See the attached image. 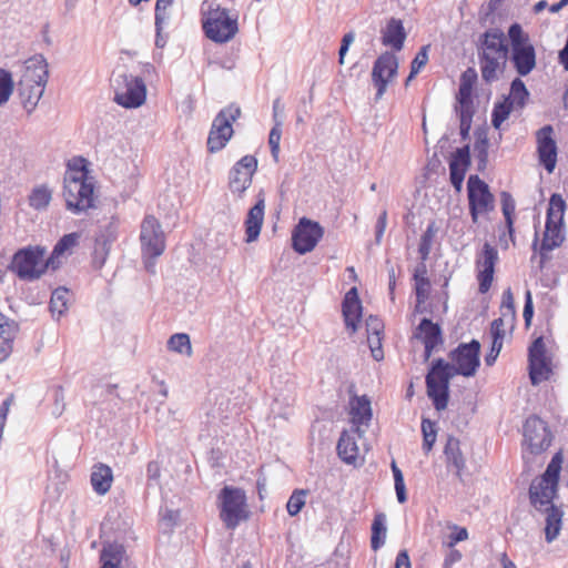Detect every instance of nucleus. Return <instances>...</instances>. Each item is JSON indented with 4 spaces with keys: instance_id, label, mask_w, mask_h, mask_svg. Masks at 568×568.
Segmentation results:
<instances>
[{
    "instance_id": "obj_1",
    "label": "nucleus",
    "mask_w": 568,
    "mask_h": 568,
    "mask_svg": "<svg viewBox=\"0 0 568 568\" xmlns=\"http://www.w3.org/2000/svg\"><path fill=\"white\" fill-rule=\"evenodd\" d=\"M63 183V197L69 211L80 213L94 206L93 179L89 176L83 158L68 162Z\"/></svg>"
},
{
    "instance_id": "obj_2",
    "label": "nucleus",
    "mask_w": 568,
    "mask_h": 568,
    "mask_svg": "<svg viewBox=\"0 0 568 568\" xmlns=\"http://www.w3.org/2000/svg\"><path fill=\"white\" fill-rule=\"evenodd\" d=\"M508 51L501 30L489 29L480 37L478 58L481 78L485 82L491 83L504 73Z\"/></svg>"
},
{
    "instance_id": "obj_3",
    "label": "nucleus",
    "mask_w": 568,
    "mask_h": 568,
    "mask_svg": "<svg viewBox=\"0 0 568 568\" xmlns=\"http://www.w3.org/2000/svg\"><path fill=\"white\" fill-rule=\"evenodd\" d=\"M562 463V453L557 452L547 465L546 470L530 483L528 489L529 501L536 510L542 511L544 508L554 505L552 501L558 493Z\"/></svg>"
},
{
    "instance_id": "obj_4",
    "label": "nucleus",
    "mask_w": 568,
    "mask_h": 568,
    "mask_svg": "<svg viewBox=\"0 0 568 568\" xmlns=\"http://www.w3.org/2000/svg\"><path fill=\"white\" fill-rule=\"evenodd\" d=\"M565 211L566 202L564 197L558 193H554L549 199L545 231L539 245V253L544 256L548 252L561 246L565 241Z\"/></svg>"
},
{
    "instance_id": "obj_5",
    "label": "nucleus",
    "mask_w": 568,
    "mask_h": 568,
    "mask_svg": "<svg viewBox=\"0 0 568 568\" xmlns=\"http://www.w3.org/2000/svg\"><path fill=\"white\" fill-rule=\"evenodd\" d=\"M47 250L43 246H28L18 250L9 265V270L22 281L39 280L51 267L49 257L44 260Z\"/></svg>"
},
{
    "instance_id": "obj_6",
    "label": "nucleus",
    "mask_w": 568,
    "mask_h": 568,
    "mask_svg": "<svg viewBox=\"0 0 568 568\" xmlns=\"http://www.w3.org/2000/svg\"><path fill=\"white\" fill-rule=\"evenodd\" d=\"M111 85L114 90V101L124 108H139L145 102L146 85L138 75L118 69L112 73Z\"/></svg>"
},
{
    "instance_id": "obj_7",
    "label": "nucleus",
    "mask_w": 568,
    "mask_h": 568,
    "mask_svg": "<svg viewBox=\"0 0 568 568\" xmlns=\"http://www.w3.org/2000/svg\"><path fill=\"white\" fill-rule=\"evenodd\" d=\"M510 40V59L517 73L528 75L536 68V51L529 36L519 23H513L508 29Z\"/></svg>"
},
{
    "instance_id": "obj_8",
    "label": "nucleus",
    "mask_w": 568,
    "mask_h": 568,
    "mask_svg": "<svg viewBox=\"0 0 568 568\" xmlns=\"http://www.w3.org/2000/svg\"><path fill=\"white\" fill-rule=\"evenodd\" d=\"M206 37L217 43L230 41L237 33V17H231L229 10L210 6L203 20Z\"/></svg>"
},
{
    "instance_id": "obj_9",
    "label": "nucleus",
    "mask_w": 568,
    "mask_h": 568,
    "mask_svg": "<svg viewBox=\"0 0 568 568\" xmlns=\"http://www.w3.org/2000/svg\"><path fill=\"white\" fill-rule=\"evenodd\" d=\"M220 517L226 528L234 529L242 520L247 519L246 496L244 490L225 486L220 495Z\"/></svg>"
},
{
    "instance_id": "obj_10",
    "label": "nucleus",
    "mask_w": 568,
    "mask_h": 568,
    "mask_svg": "<svg viewBox=\"0 0 568 568\" xmlns=\"http://www.w3.org/2000/svg\"><path fill=\"white\" fill-rule=\"evenodd\" d=\"M453 367L443 359H436L426 376L427 394L437 410L445 409L448 404V385L453 376Z\"/></svg>"
},
{
    "instance_id": "obj_11",
    "label": "nucleus",
    "mask_w": 568,
    "mask_h": 568,
    "mask_svg": "<svg viewBox=\"0 0 568 568\" xmlns=\"http://www.w3.org/2000/svg\"><path fill=\"white\" fill-rule=\"evenodd\" d=\"M140 240L145 261V267L149 272H154V260L163 254L165 250L164 233L160 222L154 216H146L141 225Z\"/></svg>"
},
{
    "instance_id": "obj_12",
    "label": "nucleus",
    "mask_w": 568,
    "mask_h": 568,
    "mask_svg": "<svg viewBox=\"0 0 568 568\" xmlns=\"http://www.w3.org/2000/svg\"><path fill=\"white\" fill-rule=\"evenodd\" d=\"M477 74L474 69L469 68L463 72L460 77V84L456 100L458 105L456 111L459 115L460 121V135L466 139L471 128V121L474 116V101H473V89L476 82Z\"/></svg>"
},
{
    "instance_id": "obj_13",
    "label": "nucleus",
    "mask_w": 568,
    "mask_h": 568,
    "mask_svg": "<svg viewBox=\"0 0 568 568\" xmlns=\"http://www.w3.org/2000/svg\"><path fill=\"white\" fill-rule=\"evenodd\" d=\"M467 197L473 223H477L479 216L487 215L495 210V196L488 184L478 175L468 178Z\"/></svg>"
},
{
    "instance_id": "obj_14",
    "label": "nucleus",
    "mask_w": 568,
    "mask_h": 568,
    "mask_svg": "<svg viewBox=\"0 0 568 568\" xmlns=\"http://www.w3.org/2000/svg\"><path fill=\"white\" fill-rule=\"evenodd\" d=\"M241 115L239 106L230 105L222 109L213 120L207 138V149L211 153L221 151L233 135V122Z\"/></svg>"
},
{
    "instance_id": "obj_15",
    "label": "nucleus",
    "mask_w": 568,
    "mask_h": 568,
    "mask_svg": "<svg viewBox=\"0 0 568 568\" xmlns=\"http://www.w3.org/2000/svg\"><path fill=\"white\" fill-rule=\"evenodd\" d=\"M552 435L547 424L537 416H530L524 424V447L531 455H539L551 445Z\"/></svg>"
},
{
    "instance_id": "obj_16",
    "label": "nucleus",
    "mask_w": 568,
    "mask_h": 568,
    "mask_svg": "<svg viewBox=\"0 0 568 568\" xmlns=\"http://www.w3.org/2000/svg\"><path fill=\"white\" fill-rule=\"evenodd\" d=\"M324 235V229L320 223L307 217H302L292 233V246L295 252L306 254L315 248Z\"/></svg>"
},
{
    "instance_id": "obj_17",
    "label": "nucleus",
    "mask_w": 568,
    "mask_h": 568,
    "mask_svg": "<svg viewBox=\"0 0 568 568\" xmlns=\"http://www.w3.org/2000/svg\"><path fill=\"white\" fill-rule=\"evenodd\" d=\"M498 260L497 248L487 242L483 245L481 251L477 253L475 267L479 293L486 294L490 290Z\"/></svg>"
},
{
    "instance_id": "obj_18",
    "label": "nucleus",
    "mask_w": 568,
    "mask_h": 568,
    "mask_svg": "<svg viewBox=\"0 0 568 568\" xmlns=\"http://www.w3.org/2000/svg\"><path fill=\"white\" fill-rule=\"evenodd\" d=\"M257 170V159L254 155H244L230 170L229 189L240 199L252 185L253 175Z\"/></svg>"
},
{
    "instance_id": "obj_19",
    "label": "nucleus",
    "mask_w": 568,
    "mask_h": 568,
    "mask_svg": "<svg viewBox=\"0 0 568 568\" xmlns=\"http://www.w3.org/2000/svg\"><path fill=\"white\" fill-rule=\"evenodd\" d=\"M480 343L473 339L470 343H463L450 353L453 369L456 374L470 377L479 367Z\"/></svg>"
},
{
    "instance_id": "obj_20",
    "label": "nucleus",
    "mask_w": 568,
    "mask_h": 568,
    "mask_svg": "<svg viewBox=\"0 0 568 568\" xmlns=\"http://www.w3.org/2000/svg\"><path fill=\"white\" fill-rule=\"evenodd\" d=\"M529 377L532 385L548 381L551 373V361L547 356L546 345L542 337L536 338L529 347Z\"/></svg>"
},
{
    "instance_id": "obj_21",
    "label": "nucleus",
    "mask_w": 568,
    "mask_h": 568,
    "mask_svg": "<svg viewBox=\"0 0 568 568\" xmlns=\"http://www.w3.org/2000/svg\"><path fill=\"white\" fill-rule=\"evenodd\" d=\"M551 125H545L536 132L537 153L539 163L548 173H552L557 164V143Z\"/></svg>"
},
{
    "instance_id": "obj_22",
    "label": "nucleus",
    "mask_w": 568,
    "mask_h": 568,
    "mask_svg": "<svg viewBox=\"0 0 568 568\" xmlns=\"http://www.w3.org/2000/svg\"><path fill=\"white\" fill-rule=\"evenodd\" d=\"M364 433V430H356V428H349L342 433L337 443V454L345 463H356L361 453L358 440L362 439Z\"/></svg>"
},
{
    "instance_id": "obj_23",
    "label": "nucleus",
    "mask_w": 568,
    "mask_h": 568,
    "mask_svg": "<svg viewBox=\"0 0 568 568\" xmlns=\"http://www.w3.org/2000/svg\"><path fill=\"white\" fill-rule=\"evenodd\" d=\"M342 306L345 327L349 334H354L361 324L362 317V303L356 287H352L346 293Z\"/></svg>"
},
{
    "instance_id": "obj_24",
    "label": "nucleus",
    "mask_w": 568,
    "mask_h": 568,
    "mask_svg": "<svg viewBox=\"0 0 568 568\" xmlns=\"http://www.w3.org/2000/svg\"><path fill=\"white\" fill-rule=\"evenodd\" d=\"M501 212L505 219V226L507 230L508 239L505 234L499 236L500 245L504 250L509 247V242L516 245L515 236V217H516V202L510 193L501 192L500 194Z\"/></svg>"
},
{
    "instance_id": "obj_25",
    "label": "nucleus",
    "mask_w": 568,
    "mask_h": 568,
    "mask_svg": "<svg viewBox=\"0 0 568 568\" xmlns=\"http://www.w3.org/2000/svg\"><path fill=\"white\" fill-rule=\"evenodd\" d=\"M49 78L48 62L42 54H36L24 62V72L20 79L24 84L47 85Z\"/></svg>"
},
{
    "instance_id": "obj_26",
    "label": "nucleus",
    "mask_w": 568,
    "mask_h": 568,
    "mask_svg": "<svg viewBox=\"0 0 568 568\" xmlns=\"http://www.w3.org/2000/svg\"><path fill=\"white\" fill-rule=\"evenodd\" d=\"M372 83L376 89L375 100H379L387 91L390 81V53H383L375 62L372 69Z\"/></svg>"
},
{
    "instance_id": "obj_27",
    "label": "nucleus",
    "mask_w": 568,
    "mask_h": 568,
    "mask_svg": "<svg viewBox=\"0 0 568 568\" xmlns=\"http://www.w3.org/2000/svg\"><path fill=\"white\" fill-rule=\"evenodd\" d=\"M351 428L366 430L372 419L371 402L366 396H354L349 400Z\"/></svg>"
},
{
    "instance_id": "obj_28",
    "label": "nucleus",
    "mask_w": 568,
    "mask_h": 568,
    "mask_svg": "<svg viewBox=\"0 0 568 568\" xmlns=\"http://www.w3.org/2000/svg\"><path fill=\"white\" fill-rule=\"evenodd\" d=\"M415 336L419 338L425 346V358L428 359L433 351L443 344L442 329L438 324L428 318H424L416 331Z\"/></svg>"
},
{
    "instance_id": "obj_29",
    "label": "nucleus",
    "mask_w": 568,
    "mask_h": 568,
    "mask_svg": "<svg viewBox=\"0 0 568 568\" xmlns=\"http://www.w3.org/2000/svg\"><path fill=\"white\" fill-rule=\"evenodd\" d=\"M470 165L469 146L465 145L453 153L449 161L450 182L457 191H460L465 174Z\"/></svg>"
},
{
    "instance_id": "obj_30",
    "label": "nucleus",
    "mask_w": 568,
    "mask_h": 568,
    "mask_svg": "<svg viewBox=\"0 0 568 568\" xmlns=\"http://www.w3.org/2000/svg\"><path fill=\"white\" fill-rule=\"evenodd\" d=\"M264 209L265 201L262 194H260V199L257 200L256 204L248 210L247 216L245 219L244 224L247 243L256 241L260 236L264 221Z\"/></svg>"
},
{
    "instance_id": "obj_31",
    "label": "nucleus",
    "mask_w": 568,
    "mask_h": 568,
    "mask_svg": "<svg viewBox=\"0 0 568 568\" xmlns=\"http://www.w3.org/2000/svg\"><path fill=\"white\" fill-rule=\"evenodd\" d=\"M44 88L45 85L42 84L30 83V85H27L23 83V81H19V97L23 108L27 110L28 113H31L38 105V102L43 95Z\"/></svg>"
},
{
    "instance_id": "obj_32",
    "label": "nucleus",
    "mask_w": 568,
    "mask_h": 568,
    "mask_svg": "<svg viewBox=\"0 0 568 568\" xmlns=\"http://www.w3.org/2000/svg\"><path fill=\"white\" fill-rule=\"evenodd\" d=\"M427 271L425 265H420L414 273L415 292H416V312L425 311V302L428 300L430 293V282L426 276Z\"/></svg>"
},
{
    "instance_id": "obj_33",
    "label": "nucleus",
    "mask_w": 568,
    "mask_h": 568,
    "mask_svg": "<svg viewBox=\"0 0 568 568\" xmlns=\"http://www.w3.org/2000/svg\"><path fill=\"white\" fill-rule=\"evenodd\" d=\"M113 473L105 464H98L93 467L91 474V485L93 490L99 495H105L112 485Z\"/></svg>"
},
{
    "instance_id": "obj_34",
    "label": "nucleus",
    "mask_w": 568,
    "mask_h": 568,
    "mask_svg": "<svg viewBox=\"0 0 568 568\" xmlns=\"http://www.w3.org/2000/svg\"><path fill=\"white\" fill-rule=\"evenodd\" d=\"M542 511L546 513L545 538L548 542H551L560 534L564 511L555 505L544 508Z\"/></svg>"
},
{
    "instance_id": "obj_35",
    "label": "nucleus",
    "mask_w": 568,
    "mask_h": 568,
    "mask_svg": "<svg viewBox=\"0 0 568 568\" xmlns=\"http://www.w3.org/2000/svg\"><path fill=\"white\" fill-rule=\"evenodd\" d=\"M79 237L80 236L78 233H70L65 234L58 241V243L54 245L51 256L49 257V264H51L52 270H55L60 266V258L78 244Z\"/></svg>"
},
{
    "instance_id": "obj_36",
    "label": "nucleus",
    "mask_w": 568,
    "mask_h": 568,
    "mask_svg": "<svg viewBox=\"0 0 568 568\" xmlns=\"http://www.w3.org/2000/svg\"><path fill=\"white\" fill-rule=\"evenodd\" d=\"M444 454L448 464H452L458 475L465 468V458L460 450V442L455 437H448L445 445Z\"/></svg>"
},
{
    "instance_id": "obj_37",
    "label": "nucleus",
    "mask_w": 568,
    "mask_h": 568,
    "mask_svg": "<svg viewBox=\"0 0 568 568\" xmlns=\"http://www.w3.org/2000/svg\"><path fill=\"white\" fill-rule=\"evenodd\" d=\"M124 555V548L120 544H106L101 551V568H119Z\"/></svg>"
},
{
    "instance_id": "obj_38",
    "label": "nucleus",
    "mask_w": 568,
    "mask_h": 568,
    "mask_svg": "<svg viewBox=\"0 0 568 568\" xmlns=\"http://www.w3.org/2000/svg\"><path fill=\"white\" fill-rule=\"evenodd\" d=\"M70 300V292L65 287H58L52 292L50 300V311L53 316H62L64 312L68 310V304Z\"/></svg>"
},
{
    "instance_id": "obj_39",
    "label": "nucleus",
    "mask_w": 568,
    "mask_h": 568,
    "mask_svg": "<svg viewBox=\"0 0 568 568\" xmlns=\"http://www.w3.org/2000/svg\"><path fill=\"white\" fill-rule=\"evenodd\" d=\"M51 200L52 191L43 184L36 186L29 195L30 206L38 211L47 209Z\"/></svg>"
},
{
    "instance_id": "obj_40",
    "label": "nucleus",
    "mask_w": 568,
    "mask_h": 568,
    "mask_svg": "<svg viewBox=\"0 0 568 568\" xmlns=\"http://www.w3.org/2000/svg\"><path fill=\"white\" fill-rule=\"evenodd\" d=\"M528 95L529 93L525 83L517 78L511 82L509 95L505 99L510 101L517 109H521L524 108Z\"/></svg>"
},
{
    "instance_id": "obj_41",
    "label": "nucleus",
    "mask_w": 568,
    "mask_h": 568,
    "mask_svg": "<svg viewBox=\"0 0 568 568\" xmlns=\"http://www.w3.org/2000/svg\"><path fill=\"white\" fill-rule=\"evenodd\" d=\"M500 317L507 318V324L510 328L514 327L516 320L515 300L511 288L508 287L503 292L500 303Z\"/></svg>"
},
{
    "instance_id": "obj_42",
    "label": "nucleus",
    "mask_w": 568,
    "mask_h": 568,
    "mask_svg": "<svg viewBox=\"0 0 568 568\" xmlns=\"http://www.w3.org/2000/svg\"><path fill=\"white\" fill-rule=\"evenodd\" d=\"M14 80L12 73L0 68V106L4 105L14 91Z\"/></svg>"
},
{
    "instance_id": "obj_43",
    "label": "nucleus",
    "mask_w": 568,
    "mask_h": 568,
    "mask_svg": "<svg viewBox=\"0 0 568 568\" xmlns=\"http://www.w3.org/2000/svg\"><path fill=\"white\" fill-rule=\"evenodd\" d=\"M168 348L179 354L192 355V346L187 334L178 333L168 341Z\"/></svg>"
},
{
    "instance_id": "obj_44",
    "label": "nucleus",
    "mask_w": 568,
    "mask_h": 568,
    "mask_svg": "<svg viewBox=\"0 0 568 568\" xmlns=\"http://www.w3.org/2000/svg\"><path fill=\"white\" fill-rule=\"evenodd\" d=\"M385 520L386 516L381 514L375 517L372 525L371 545L374 550H377L384 544L386 535V527L384 526Z\"/></svg>"
},
{
    "instance_id": "obj_45",
    "label": "nucleus",
    "mask_w": 568,
    "mask_h": 568,
    "mask_svg": "<svg viewBox=\"0 0 568 568\" xmlns=\"http://www.w3.org/2000/svg\"><path fill=\"white\" fill-rule=\"evenodd\" d=\"M517 108L511 104L510 101L504 99V101L497 103L493 110L491 123L494 128L499 129L503 122L509 116V114Z\"/></svg>"
},
{
    "instance_id": "obj_46",
    "label": "nucleus",
    "mask_w": 568,
    "mask_h": 568,
    "mask_svg": "<svg viewBox=\"0 0 568 568\" xmlns=\"http://www.w3.org/2000/svg\"><path fill=\"white\" fill-rule=\"evenodd\" d=\"M423 449L428 454L436 442L437 430L434 422L424 418L422 422Z\"/></svg>"
},
{
    "instance_id": "obj_47",
    "label": "nucleus",
    "mask_w": 568,
    "mask_h": 568,
    "mask_svg": "<svg viewBox=\"0 0 568 568\" xmlns=\"http://www.w3.org/2000/svg\"><path fill=\"white\" fill-rule=\"evenodd\" d=\"M282 121H276L268 135V145L271 149V154L275 162L278 161L280 142L282 138Z\"/></svg>"
},
{
    "instance_id": "obj_48",
    "label": "nucleus",
    "mask_w": 568,
    "mask_h": 568,
    "mask_svg": "<svg viewBox=\"0 0 568 568\" xmlns=\"http://www.w3.org/2000/svg\"><path fill=\"white\" fill-rule=\"evenodd\" d=\"M428 62V45L422 47L410 64V72L406 82H409Z\"/></svg>"
},
{
    "instance_id": "obj_49",
    "label": "nucleus",
    "mask_w": 568,
    "mask_h": 568,
    "mask_svg": "<svg viewBox=\"0 0 568 568\" xmlns=\"http://www.w3.org/2000/svg\"><path fill=\"white\" fill-rule=\"evenodd\" d=\"M305 497H306L305 490H295L291 495V497L286 504L287 513L291 516H296L302 510V508L305 506Z\"/></svg>"
},
{
    "instance_id": "obj_50",
    "label": "nucleus",
    "mask_w": 568,
    "mask_h": 568,
    "mask_svg": "<svg viewBox=\"0 0 568 568\" xmlns=\"http://www.w3.org/2000/svg\"><path fill=\"white\" fill-rule=\"evenodd\" d=\"M109 253L108 241L104 239H97L93 253V265L95 268H101L105 262Z\"/></svg>"
},
{
    "instance_id": "obj_51",
    "label": "nucleus",
    "mask_w": 568,
    "mask_h": 568,
    "mask_svg": "<svg viewBox=\"0 0 568 568\" xmlns=\"http://www.w3.org/2000/svg\"><path fill=\"white\" fill-rule=\"evenodd\" d=\"M393 478H394V486H395L397 500L400 504H404L407 500L404 476H403L402 470L399 468H397L394 463H393Z\"/></svg>"
},
{
    "instance_id": "obj_52",
    "label": "nucleus",
    "mask_w": 568,
    "mask_h": 568,
    "mask_svg": "<svg viewBox=\"0 0 568 568\" xmlns=\"http://www.w3.org/2000/svg\"><path fill=\"white\" fill-rule=\"evenodd\" d=\"M452 532L448 535L447 546L454 548L456 544L468 539V530L457 525H448Z\"/></svg>"
},
{
    "instance_id": "obj_53",
    "label": "nucleus",
    "mask_w": 568,
    "mask_h": 568,
    "mask_svg": "<svg viewBox=\"0 0 568 568\" xmlns=\"http://www.w3.org/2000/svg\"><path fill=\"white\" fill-rule=\"evenodd\" d=\"M406 33L400 20L393 19V50L399 51L403 48Z\"/></svg>"
},
{
    "instance_id": "obj_54",
    "label": "nucleus",
    "mask_w": 568,
    "mask_h": 568,
    "mask_svg": "<svg viewBox=\"0 0 568 568\" xmlns=\"http://www.w3.org/2000/svg\"><path fill=\"white\" fill-rule=\"evenodd\" d=\"M17 332V322L0 313V337H13Z\"/></svg>"
},
{
    "instance_id": "obj_55",
    "label": "nucleus",
    "mask_w": 568,
    "mask_h": 568,
    "mask_svg": "<svg viewBox=\"0 0 568 568\" xmlns=\"http://www.w3.org/2000/svg\"><path fill=\"white\" fill-rule=\"evenodd\" d=\"M505 326H509L507 324V318L498 317L493 321L490 326V333L494 341H499L504 343L505 336H506V329Z\"/></svg>"
},
{
    "instance_id": "obj_56",
    "label": "nucleus",
    "mask_w": 568,
    "mask_h": 568,
    "mask_svg": "<svg viewBox=\"0 0 568 568\" xmlns=\"http://www.w3.org/2000/svg\"><path fill=\"white\" fill-rule=\"evenodd\" d=\"M436 232H437V229H436L435 222L429 223L426 231L424 232V234L422 236L419 251L423 253V255L428 254L432 242L436 235Z\"/></svg>"
},
{
    "instance_id": "obj_57",
    "label": "nucleus",
    "mask_w": 568,
    "mask_h": 568,
    "mask_svg": "<svg viewBox=\"0 0 568 568\" xmlns=\"http://www.w3.org/2000/svg\"><path fill=\"white\" fill-rule=\"evenodd\" d=\"M170 8L161 4H155L154 24L155 29H164L165 24L170 19Z\"/></svg>"
},
{
    "instance_id": "obj_58",
    "label": "nucleus",
    "mask_w": 568,
    "mask_h": 568,
    "mask_svg": "<svg viewBox=\"0 0 568 568\" xmlns=\"http://www.w3.org/2000/svg\"><path fill=\"white\" fill-rule=\"evenodd\" d=\"M368 346L371 348L372 356L376 361H381L384 358V353L382 349L381 336L367 335Z\"/></svg>"
},
{
    "instance_id": "obj_59",
    "label": "nucleus",
    "mask_w": 568,
    "mask_h": 568,
    "mask_svg": "<svg viewBox=\"0 0 568 568\" xmlns=\"http://www.w3.org/2000/svg\"><path fill=\"white\" fill-rule=\"evenodd\" d=\"M567 4L568 0H560L558 3H554L551 6H548L546 0H540L534 6V12L540 13L544 9L548 8L551 13H556Z\"/></svg>"
},
{
    "instance_id": "obj_60",
    "label": "nucleus",
    "mask_w": 568,
    "mask_h": 568,
    "mask_svg": "<svg viewBox=\"0 0 568 568\" xmlns=\"http://www.w3.org/2000/svg\"><path fill=\"white\" fill-rule=\"evenodd\" d=\"M383 328H384V325L378 317L371 315L366 320L367 335L381 336Z\"/></svg>"
},
{
    "instance_id": "obj_61",
    "label": "nucleus",
    "mask_w": 568,
    "mask_h": 568,
    "mask_svg": "<svg viewBox=\"0 0 568 568\" xmlns=\"http://www.w3.org/2000/svg\"><path fill=\"white\" fill-rule=\"evenodd\" d=\"M532 315H534L532 296H531V292L528 290L525 294V305H524V312H523V316H524L526 326L530 325Z\"/></svg>"
},
{
    "instance_id": "obj_62",
    "label": "nucleus",
    "mask_w": 568,
    "mask_h": 568,
    "mask_svg": "<svg viewBox=\"0 0 568 568\" xmlns=\"http://www.w3.org/2000/svg\"><path fill=\"white\" fill-rule=\"evenodd\" d=\"M475 151L477 152L480 161L485 162L488 155V140L486 136L478 138L475 142Z\"/></svg>"
},
{
    "instance_id": "obj_63",
    "label": "nucleus",
    "mask_w": 568,
    "mask_h": 568,
    "mask_svg": "<svg viewBox=\"0 0 568 568\" xmlns=\"http://www.w3.org/2000/svg\"><path fill=\"white\" fill-rule=\"evenodd\" d=\"M501 348H503V343L499 341L493 339L490 351L488 352V354L485 357V362L488 366H490L495 363Z\"/></svg>"
},
{
    "instance_id": "obj_64",
    "label": "nucleus",
    "mask_w": 568,
    "mask_h": 568,
    "mask_svg": "<svg viewBox=\"0 0 568 568\" xmlns=\"http://www.w3.org/2000/svg\"><path fill=\"white\" fill-rule=\"evenodd\" d=\"M386 226H387V211L384 210L382 212V214L379 215V219H378L377 225H376L375 240H376L377 244L381 242L382 236L386 230Z\"/></svg>"
}]
</instances>
